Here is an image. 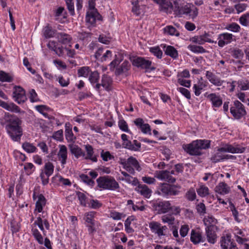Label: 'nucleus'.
<instances>
[{
  "mask_svg": "<svg viewBox=\"0 0 249 249\" xmlns=\"http://www.w3.org/2000/svg\"><path fill=\"white\" fill-rule=\"evenodd\" d=\"M13 97L15 101L18 104L24 103L27 99L25 90L19 86L15 87Z\"/></svg>",
  "mask_w": 249,
  "mask_h": 249,
  "instance_id": "13",
  "label": "nucleus"
},
{
  "mask_svg": "<svg viewBox=\"0 0 249 249\" xmlns=\"http://www.w3.org/2000/svg\"><path fill=\"white\" fill-rule=\"evenodd\" d=\"M172 175H175L174 170L171 171L167 170L160 171L157 173L155 177L160 180L173 183L175 182L176 179L172 176Z\"/></svg>",
  "mask_w": 249,
  "mask_h": 249,
  "instance_id": "10",
  "label": "nucleus"
},
{
  "mask_svg": "<svg viewBox=\"0 0 249 249\" xmlns=\"http://www.w3.org/2000/svg\"><path fill=\"white\" fill-rule=\"evenodd\" d=\"M87 13L86 20L87 22L89 23L90 25H94L96 22V19H99L98 16H100L99 14L97 12V9L90 10Z\"/></svg>",
  "mask_w": 249,
  "mask_h": 249,
  "instance_id": "23",
  "label": "nucleus"
},
{
  "mask_svg": "<svg viewBox=\"0 0 249 249\" xmlns=\"http://www.w3.org/2000/svg\"><path fill=\"white\" fill-rule=\"evenodd\" d=\"M233 36L231 34L228 33H223L219 35L218 39V45L223 47L225 45L231 42L233 40Z\"/></svg>",
  "mask_w": 249,
  "mask_h": 249,
  "instance_id": "15",
  "label": "nucleus"
},
{
  "mask_svg": "<svg viewBox=\"0 0 249 249\" xmlns=\"http://www.w3.org/2000/svg\"><path fill=\"white\" fill-rule=\"evenodd\" d=\"M95 213L96 212L93 211L85 213L84 217V220L88 224L95 225L94 218Z\"/></svg>",
  "mask_w": 249,
  "mask_h": 249,
  "instance_id": "38",
  "label": "nucleus"
},
{
  "mask_svg": "<svg viewBox=\"0 0 249 249\" xmlns=\"http://www.w3.org/2000/svg\"><path fill=\"white\" fill-rule=\"evenodd\" d=\"M4 119L7 123L5 129L8 134L13 141H19L23 134L22 121L18 117L9 113L5 114Z\"/></svg>",
  "mask_w": 249,
  "mask_h": 249,
  "instance_id": "1",
  "label": "nucleus"
},
{
  "mask_svg": "<svg viewBox=\"0 0 249 249\" xmlns=\"http://www.w3.org/2000/svg\"><path fill=\"white\" fill-rule=\"evenodd\" d=\"M204 225L206 226V228H209L210 227L213 228H217L216 224L217 223V220L215 219L212 215H208L205 216L203 220Z\"/></svg>",
  "mask_w": 249,
  "mask_h": 249,
  "instance_id": "30",
  "label": "nucleus"
},
{
  "mask_svg": "<svg viewBox=\"0 0 249 249\" xmlns=\"http://www.w3.org/2000/svg\"><path fill=\"white\" fill-rule=\"evenodd\" d=\"M210 35L208 33H205L201 36H195L190 38V41L192 42L198 44L199 45L204 44L205 42L213 43V41L210 38Z\"/></svg>",
  "mask_w": 249,
  "mask_h": 249,
  "instance_id": "17",
  "label": "nucleus"
},
{
  "mask_svg": "<svg viewBox=\"0 0 249 249\" xmlns=\"http://www.w3.org/2000/svg\"><path fill=\"white\" fill-rule=\"evenodd\" d=\"M161 220L163 223H168L169 225H173L174 223L175 218L172 215L166 214L161 217Z\"/></svg>",
  "mask_w": 249,
  "mask_h": 249,
  "instance_id": "50",
  "label": "nucleus"
},
{
  "mask_svg": "<svg viewBox=\"0 0 249 249\" xmlns=\"http://www.w3.org/2000/svg\"><path fill=\"white\" fill-rule=\"evenodd\" d=\"M69 147L71 152V154H73L76 158H79L80 157H84L85 156V153L78 145L71 144L69 145Z\"/></svg>",
  "mask_w": 249,
  "mask_h": 249,
  "instance_id": "34",
  "label": "nucleus"
},
{
  "mask_svg": "<svg viewBox=\"0 0 249 249\" xmlns=\"http://www.w3.org/2000/svg\"><path fill=\"white\" fill-rule=\"evenodd\" d=\"M89 67H83L78 71V74L79 76L87 77L89 74Z\"/></svg>",
  "mask_w": 249,
  "mask_h": 249,
  "instance_id": "56",
  "label": "nucleus"
},
{
  "mask_svg": "<svg viewBox=\"0 0 249 249\" xmlns=\"http://www.w3.org/2000/svg\"><path fill=\"white\" fill-rule=\"evenodd\" d=\"M207 97L212 102L213 107H218L222 104V100L220 96L215 93H211Z\"/></svg>",
  "mask_w": 249,
  "mask_h": 249,
  "instance_id": "29",
  "label": "nucleus"
},
{
  "mask_svg": "<svg viewBox=\"0 0 249 249\" xmlns=\"http://www.w3.org/2000/svg\"><path fill=\"white\" fill-rule=\"evenodd\" d=\"M188 49L195 53H204L206 52L205 49L202 46L195 45H189Z\"/></svg>",
  "mask_w": 249,
  "mask_h": 249,
  "instance_id": "44",
  "label": "nucleus"
},
{
  "mask_svg": "<svg viewBox=\"0 0 249 249\" xmlns=\"http://www.w3.org/2000/svg\"><path fill=\"white\" fill-rule=\"evenodd\" d=\"M55 37L58 41L63 44H68L71 40V36L65 33H58L56 34Z\"/></svg>",
  "mask_w": 249,
  "mask_h": 249,
  "instance_id": "31",
  "label": "nucleus"
},
{
  "mask_svg": "<svg viewBox=\"0 0 249 249\" xmlns=\"http://www.w3.org/2000/svg\"><path fill=\"white\" fill-rule=\"evenodd\" d=\"M176 185H172L167 183H162L159 188V194L165 197L178 195L179 191L177 189Z\"/></svg>",
  "mask_w": 249,
  "mask_h": 249,
  "instance_id": "7",
  "label": "nucleus"
},
{
  "mask_svg": "<svg viewBox=\"0 0 249 249\" xmlns=\"http://www.w3.org/2000/svg\"><path fill=\"white\" fill-rule=\"evenodd\" d=\"M96 181L98 187L104 190L114 191L120 188L119 183L112 177H101Z\"/></svg>",
  "mask_w": 249,
  "mask_h": 249,
  "instance_id": "4",
  "label": "nucleus"
},
{
  "mask_svg": "<svg viewBox=\"0 0 249 249\" xmlns=\"http://www.w3.org/2000/svg\"><path fill=\"white\" fill-rule=\"evenodd\" d=\"M99 79V73L97 71H94L91 72L89 74V80L92 84L95 83H98V80Z\"/></svg>",
  "mask_w": 249,
  "mask_h": 249,
  "instance_id": "43",
  "label": "nucleus"
},
{
  "mask_svg": "<svg viewBox=\"0 0 249 249\" xmlns=\"http://www.w3.org/2000/svg\"><path fill=\"white\" fill-rule=\"evenodd\" d=\"M149 228L152 233L157 235L159 237L167 235V227L162 226L160 223L152 221L149 223Z\"/></svg>",
  "mask_w": 249,
  "mask_h": 249,
  "instance_id": "8",
  "label": "nucleus"
},
{
  "mask_svg": "<svg viewBox=\"0 0 249 249\" xmlns=\"http://www.w3.org/2000/svg\"><path fill=\"white\" fill-rule=\"evenodd\" d=\"M101 157L103 160L106 161L114 159V156L111 155L109 151L105 152L104 150L101 153Z\"/></svg>",
  "mask_w": 249,
  "mask_h": 249,
  "instance_id": "60",
  "label": "nucleus"
},
{
  "mask_svg": "<svg viewBox=\"0 0 249 249\" xmlns=\"http://www.w3.org/2000/svg\"><path fill=\"white\" fill-rule=\"evenodd\" d=\"M196 209L197 213L200 215H204L206 213L205 205L203 203H199L197 204L196 206Z\"/></svg>",
  "mask_w": 249,
  "mask_h": 249,
  "instance_id": "64",
  "label": "nucleus"
},
{
  "mask_svg": "<svg viewBox=\"0 0 249 249\" xmlns=\"http://www.w3.org/2000/svg\"><path fill=\"white\" fill-rule=\"evenodd\" d=\"M32 232L34 236L39 244H43V238L39 231L36 229H32Z\"/></svg>",
  "mask_w": 249,
  "mask_h": 249,
  "instance_id": "53",
  "label": "nucleus"
},
{
  "mask_svg": "<svg viewBox=\"0 0 249 249\" xmlns=\"http://www.w3.org/2000/svg\"><path fill=\"white\" fill-rule=\"evenodd\" d=\"M121 163L127 172L132 175L135 173V169L138 171H140L142 170L138 161L132 156L130 157L127 160H122Z\"/></svg>",
  "mask_w": 249,
  "mask_h": 249,
  "instance_id": "5",
  "label": "nucleus"
},
{
  "mask_svg": "<svg viewBox=\"0 0 249 249\" xmlns=\"http://www.w3.org/2000/svg\"><path fill=\"white\" fill-rule=\"evenodd\" d=\"M85 150L87 154L84 157L86 160H90L93 162H96L97 159L96 156L94 155L93 147L89 144L85 145Z\"/></svg>",
  "mask_w": 249,
  "mask_h": 249,
  "instance_id": "28",
  "label": "nucleus"
},
{
  "mask_svg": "<svg viewBox=\"0 0 249 249\" xmlns=\"http://www.w3.org/2000/svg\"><path fill=\"white\" fill-rule=\"evenodd\" d=\"M151 63L150 61L146 60L142 57H138L134 59L133 61V65L137 67H141L142 69L154 70V68H151Z\"/></svg>",
  "mask_w": 249,
  "mask_h": 249,
  "instance_id": "18",
  "label": "nucleus"
},
{
  "mask_svg": "<svg viewBox=\"0 0 249 249\" xmlns=\"http://www.w3.org/2000/svg\"><path fill=\"white\" fill-rule=\"evenodd\" d=\"M164 32L170 35L179 36V33L176 29L172 26H167L164 28Z\"/></svg>",
  "mask_w": 249,
  "mask_h": 249,
  "instance_id": "45",
  "label": "nucleus"
},
{
  "mask_svg": "<svg viewBox=\"0 0 249 249\" xmlns=\"http://www.w3.org/2000/svg\"><path fill=\"white\" fill-rule=\"evenodd\" d=\"M165 53L173 58H176L178 56V51L174 47L171 46H168L166 47L165 50Z\"/></svg>",
  "mask_w": 249,
  "mask_h": 249,
  "instance_id": "37",
  "label": "nucleus"
},
{
  "mask_svg": "<svg viewBox=\"0 0 249 249\" xmlns=\"http://www.w3.org/2000/svg\"><path fill=\"white\" fill-rule=\"evenodd\" d=\"M245 147L239 144H226L223 147L218 149V151L222 152H229L231 153H242L245 151Z\"/></svg>",
  "mask_w": 249,
  "mask_h": 249,
  "instance_id": "9",
  "label": "nucleus"
},
{
  "mask_svg": "<svg viewBox=\"0 0 249 249\" xmlns=\"http://www.w3.org/2000/svg\"><path fill=\"white\" fill-rule=\"evenodd\" d=\"M173 12L174 14L179 17L183 15L188 16L191 18L194 19L198 15V9L192 3L178 4L173 6Z\"/></svg>",
  "mask_w": 249,
  "mask_h": 249,
  "instance_id": "3",
  "label": "nucleus"
},
{
  "mask_svg": "<svg viewBox=\"0 0 249 249\" xmlns=\"http://www.w3.org/2000/svg\"><path fill=\"white\" fill-rule=\"evenodd\" d=\"M197 194L201 197H205L209 194V188L204 185H200L199 187L197 189Z\"/></svg>",
  "mask_w": 249,
  "mask_h": 249,
  "instance_id": "41",
  "label": "nucleus"
},
{
  "mask_svg": "<svg viewBox=\"0 0 249 249\" xmlns=\"http://www.w3.org/2000/svg\"><path fill=\"white\" fill-rule=\"evenodd\" d=\"M110 217L115 220L122 219L125 217V214L124 213H119L115 211H112L110 213Z\"/></svg>",
  "mask_w": 249,
  "mask_h": 249,
  "instance_id": "48",
  "label": "nucleus"
},
{
  "mask_svg": "<svg viewBox=\"0 0 249 249\" xmlns=\"http://www.w3.org/2000/svg\"><path fill=\"white\" fill-rule=\"evenodd\" d=\"M230 112L234 119L239 120L247 114L244 106L239 101L234 102L230 108Z\"/></svg>",
  "mask_w": 249,
  "mask_h": 249,
  "instance_id": "6",
  "label": "nucleus"
},
{
  "mask_svg": "<svg viewBox=\"0 0 249 249\" xmlns=\"http://www.w3.org/2000/svg\"><path fill=\"white\" fill-rule=\"evenodd\" d=\"M237 84L241 90L249 89V81L247 80H240L237 82Z\"/></svg>",
  "mask_w": 249,
  "mask_h": 249,
  "instance_id": "46",
  "label": "nucleus"
},
{
  "mask_svg": "<svg viewBox=\"0 0 249 249\" xmlns=\"http://www.w3.org/2000/svg\"><path fill=\"white\" fill-rule=\"evenodd\" d=\"M230 188L226 183L223 182H220L218 185L215 187V191L221 195H224L229 193Z\"/></svg>",
  "mask_w": 249,
  "mask_h": 249,
  "instance_id": "32",
  "label": "nucleus"
},
{
  "mask_svg": "<svg viewBox=\"0 0 249 249\" xmlns=\"http://www.w3.org/2000/svg\"><path fill=\"white\" fill-rule=\"evenodd\" d=\"M88 204V207L93 209H97L102 206V204L97 199H91Z\"/></svg>",
  "mask_w": 249,
  "mask_h": 249,
  "instance_id": "52",
  "label": "nucleus"
},
{
  "mask_svg": "<svg viewBox=\"0 0 249 249\" xmlns=\"http://www.w3.org/2000/svg\"><path fill=\"white\" fill-rule=\"evenodd\" d=\"M118 126L120 129L125 132H129L130 131L128 129L126 122L124 120H120L118 122Z\"/></svg>",
  "mask_w": 249,
  "mask_h": 249,
  "instance_id": "59",
  "label": "nucleus"
},
{
  "mask_svg": "<svg viewBox=\"0 0 249 249\" xmlns=\"http://www.w3.org/2000/svg\"><path fill=\"white\" fill-rule=\"evenodd\" d=\"M58 160L61 163V165H64L67 162L68 157V151L66 146L64 145H60L59 146V150L57 154Z\"/></svg>",
  "mask_w": 249,
  "mask_h": 249,
  "instance_id": "19",
  "label": "nucleus"
},
{
  "mask_svg": "<svg viewBox=\"0 0 249 249\" xmlns=\"http://www.w3.org/2000/svg\"><path fill=\"white\" fill-rule=\"evenodd\" d=\"M153 206L160 213H164L170 210L171 203L168 201H159L154 203Z\"/></svg>",
  "mask_w": 249,
  "mask_h": 249,
  "instance_id": "16",
  "label": "nucleus"
},
{
  "mask_svg": "<svg viewBox=\"0 0 249 249\" xmlns=\"http://www.w3.org/2000/svg\"><path fill=\"white\" fill-rule=\"evenodd\" d=\"M35 108L45 117H47L48 116V114L44 112V111L48 110L49 109V107L45 105H37L35 106Z\"/></svg>",
  "mask_w": 249,
  "mask_h": 249,
  "instance_id": "58",
  "label": "nucleus"
},
{
  "mask_svg": "<svg viewBox=\"0 0 249 249\" xmlns=\"http://www.w3.org/2000/svg\"><path fill=\"white\" fill-rule=\"evenodd\" d=\"M159 5V10L166 14L173 12V4L168 0H153Z\"/></svg>",
  "mask_w": 249,
  "mask_h": 249,
  "instance_id": "12",
  "label": "nucleus"
},
{
  "mask_svg": "<svg viewBox=\"0 0 249 249\" xmlns=\"http://www.w3.org/2000/svg\"><path fill=\"white\" fill-rule=\"evenodd\" d=\"M206 76L210 83L215 86H221L224 83V81L221 80L220 78L210 71H206Z\"/></svg>",
  "mask_w": 249,
  "mask_h": 249,
  "instance_id": "24",
  "label": "nucleus"
},
{
  "mask_svg": "<svg viewBox=\"0 0 249 249\" xmlns=\"http://www.w3.org/2000/svg\"><path fill=\"white\" fill-rule=\"evenodd\" d=\"M54 166L52 163L48 162L46 163L44 166V171L43 173L48 176H51L53 172Z\"/></svg>",
  "mask_w": 249,
  "mask_h": 249,
  "instance_id": "47",
  "label": "nucleus"
},
{
  "mask_svg": "<svg viewBox=\"0 0 249 249\" xmlns=\"http://www.w3.org/2000/svg\"><path fill=\"white\" fill-rule=\"evenodd\" d=\"M227 29L233 32H239L241 28L238 24L233 22L228 25Z\"/></svg>",
  "mask_w": 249,
  "mask_h": 249,
  "instance_id": "61",
  "label": "nucleus"
},
{
  "mask_svg": "<svg viewBox=\"0 0 249 249\" xmlns=\"http://www.w3.org/2000/svg\"><path fill=\"white\" fill-rule=\"evenodd\" d=\"M221 247L223 249H237L236 243L231 239L230 234H226L221 239Z\"/></svg>",
  "mask_w": 249,
  "mask_h": 249,
  "instance_id": "14",
  "label": "nucleus"
},
{
  "mask_svg": "<svg viewBox=\"0 0 249 249\" xmlns=\"http://www.w3.org/2000/svg\"><path fill=\"white\" fill-rule=\"evenodd\" d=\"M186 197L190 201H193L196 198V194L194 189H190L186 194Z\"/></svg>",
  "mask_w": 249,
  "mask_h": 249,
  "instance_id": "63",
  "label": "nucleus"
},
{
  "mask_svg": "<svg viewBox=\"0 0 249 249\" xmlns=\"http://www.w3.org/2000/svg\"><path fill=\"white\" fill-rule=\"evenodd\" d=\"M24 169L28 175H31L35 171V167L32 163H26Z\"/></svg>",
  "mask_w": 249,
  "mask_h": 249,
  "instance_id": "62",
  "label": "nucleus"
},
{
  "mask_svg": "<svg viewBox=\"0 0 249 249\" xmlns=\"http://www.w3.org/2000/svg\"><path fill=\"white\" fill-rule=\"evenodd\" d=\"M66 129H65V137L66 140L68 142H74L76 137L73 134L72 131V129L71 128L67 126V124H66L65 125Z\"/></svg>",
  "mask_w": 249,
  "mask_h": 249,
  "instance_id": "36",
  "label": "nucleus"
},
{
  "mask_svg": "<svg viewBox=\"0 0 249 249\" xmlns=\"http://www.w3.org/2000/svg\"><path fill=\"white\" fill-rule=\"evenodd\" d=\"M80 178L84 183L90 187L93 186L95 184L94 181L87 175L82 174L80 176Z\"/></svg>",
  "mask_w": 249,
  "mask_h": 249,
  "instance_id": "51",
  "label": "nucleus"
},
{
  "mask_svg": "<svg viewBox=\"0 0 249 249\" xmlns=\"http://www.w3.org/2000/svg\"><path fill=\"white\" fill-rule=\"evenodd\" d=\"M208 84V82L202 78L199 79L197 83L193 85V89H194L195 94L197 96L200 95L201 90L207 87Z\"/></svg>",
  "mask_w": 249,
  "mask_h": 249,
  "instance_id": "22",
  "label": "nucleus"
},
{
  "mask_svg": "<svg viewBox=\"0 0 249 249\" xmlns=\"http://www.w3.org/2000/svg\"><path fill=\"white\" fill-rule=\"evenodd\" d=\"M134 220L133 216L127 218L124 222L125 230L127 233H132L134 231V229L130 226L131 222Z\"/></svg>",
  "mask_w": 249,
  "mask_h": 249,
  "instance_id": "39",
  "label": "nucleus"
},
{
  "mask_svg": "<svg viewBox=\"0 0 249 249\" xmlns=\"http://www.w3.org/2000/svg\"><path fill=\"white\" fill-rule=\"evenodd\" d=\"M76 195L80 201L81 205L84 207H86L87 204V197L83 193L80 192H77Z\"/></svg>",
  "mask_w": 249,
  "mask_h": 249,
  "instance_id": "49",
  "label": "nucleus"
},
{
  "mask_svg": "<svg viewBox=\"0 0 249 249\" xmlns=\"http://www.w3.org/2000/svg\"><path fill=\"white\" fill-rule=\"evenodd\" d=\"M12 81V77L3 71H0V81L10 82Z\"/></svg>",
  "mask_w": 249,
  "mask_h": 249,
  "instance_id": "54",
  "label": "nucleus"
},
{
  "mask_svg": "<svg viewBox=\"0 0 249 249\" xmlns=\"http://www.w3.org/2000/svg\"><path fill=\"white\" fill-rule=\"evenodd\" d=\"M22 147L26 152L29 153L35 152L37 150L36 147L32 143L28 142L23 143Z\"/></svg>",
  "mask_w": 249,
  "mask_h": 249,
  "instance_id": "42",
  "label": "nucleus"
},
{
  "mask_svg": "<svg viewBox=\"0 0 249 249\" xmlns=\"http://www.w3.org/2000/svg\"><path fill=\"white\" fill-rule=\"evenodd\" d=\"M210 146V141L208 140H197L189 144H183L182 148L191 155H201V150L206 149Z\"/></svg>",
  "mask_w": 249,
  "mask_h": 249,
  "instance_id": "2",
  "label": "nucleus"
},
{
  "mask_svg": "<svg viewBox=\"0 0 249 249\" xmlns=\"http://www.w3.org/2000/svg\"><path fill=\"white\" fill-rule=\"evenodd\" d=\"M37 198V200L36 203V208L35 211H37L38 213H41L42 211L43 207L46 205V199L42 194L36 196L35 193L33 195L34 199Z\"/></svg>",
  "mask_w": 249,
  "mask_h": 249,
  "instance_id": "20",
  "label": "nucleus"
},
{
  "mask_svg": "<svg viewBox=\"0 0 249 249\" xmlns=\"http://www.w3.org/2000/svg\"><path fill=\"white\" fill-rule=\"evenodd\" d=\"M215 229L216 228H213L212 227L205 228L207 241L211 244H214L216 241L217 235L214 231Z\"/></svg>",
  "mask_w": 249,
  "mask_h": 249,
  "instance_id": "25",
  "label": "nucleus"
},
{
  "mask_svg": "<svg viewBox=\"0 0 249 249\" xmlns=\"http://www.w3.org/2000/svg\"><path fill=\"white\" fill-rule=\"evenodd\" d=\"M190 239L194 244H197L200 242L203 243L205 241V238L202 236L201 233L194 230L191 231Z\"/></svg>",
  "mask_w": 249,
  "mask_h": 249,
  "instance_id": "27",
  "label": "nucleus"
},
{
  "mask_svg": "<svg viewBox=\"0 0 249 249\" xmlns=\"http://www.w3.org/2000/svg\"><path fill=\"white\" fill-rule=\"evenodd\" d=\"M112 78L108 75L104 74L102 75L101 83H97L94 88L98 91H100L101 86H102L107 91H109L111 89L112 84Z\"/></svg>",
  "mask_w": 249,
  "mask_h": 249,
  "instance_id": "11",
  "label": "nucleus"
},
{
  "mask_svg": "<svg viewBox=\"0 0 249 249\" xmlns=\"http://www.w3.org/2000/svg\"><path fill=\"white\" fill-rule=\"evenodd\" d=\"M43 35L46 38L53 37L55 34V31L53 30L52 28L49 25L44 27L43 30Z\"/></svg>",
  "mask_w": 249,
  "mask_h": 249,
  "instance_id": "40",
  "label": "nucleus"
},
{
  "mask_svg": "<svg viewBox=\"0 0 249 249\" xmlns=\"http://www.w3.org/2000/svg\"><path fill=\"white\" fill-rule=\"evenodd\" d=\"M150 52L158 58H161L162 55V52L159 47H151L150 48Z\"/></svg>",
  "mask_w": 249,
  "mask_h": 249,
  "instance_id": "57",
  "label": "nucleus"
},
{
  "mask_svg": "<svg viewBox=\"0 0 249 249\" xmlns=\"http://www.w3.org/2000/svg\"><path fill=\"white\" fill-rule=\"evenodd\" d=\"M239 22L243 26H248L249 23V13L243 15L239 18Z\"/></svg>",
  "mask_w": 249,
  "mask_h": 249,
  "instance_id": "55",
  "label": "nucleus"
},
{
  "mask_svg": "<svg viewBox=\"0 0 249 249\" xmlns=\"http://www.w3.org/2000/svg\"><path fill=\"white\" fill-rule=\"evenodd\" d=\"M130 67V65L128 61H124L121 65L116 69L115 71L116 74L120 75L123 73L126 72L129 69Z\"/></svg>",
  "mask_w": 249,
  "mask_h": 249,
  "instance_id": "35",
  "label": "nucleus"
},
{
  "mask_svg": "<svg viewBox=\"0 0 249 249\" xmlns=\"http://www.w3.org/2000/svg\"><path fill=\"white\" fill-rule=\"evenodd\" d=\"M136 190L146 198H149L152 193L151 190L145 184H139L136 187Z\"/></svg>",
  "mask_w": 249,
  "mask_h": 249,
  "instance_id": "26",
  "label": "nucleus"
},
{
  "mask_svg": "<svg viewBox=\"0 0 249 249\" xmlns=\"http://www.w3.org/2000/svg\"><path fill=\"white\" fill-rule=\"evenodd\" d=\"M1 107L8 111L19 113L20 112V108L13 103H8L5 102L1 103Z\"/></svg>",
  "mask_w": 249,
  "mask_h": 249,
  "instance_id": "33",
  "label": "nucleus"
},
{
  "mask_svg": "<svg viewBox=\"0 0 249 249\" xmlns=\"http://www.w3.org/2000/svg\"><path fill=\"white\" fill-rule=\"evenodd\" d=\"M123 147L131 151H138L140 150L141 144L137 140H134L132 142L127 140L122 143Z\"/></svg>",
  "mask_w": 249,
  "mask_h": 249,
  "instance_id": "21",
  "label": "nucleus"
}]
</instances>
